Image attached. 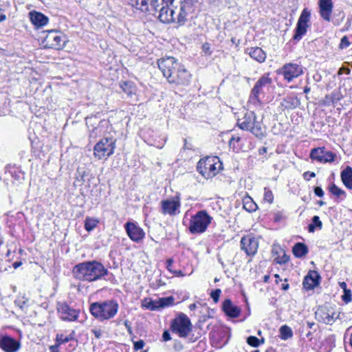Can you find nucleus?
<instances>
[{"instance_id": "1", "label": "nucleus", "mask_w": 352, "mask_h": 352, "mask_svg": "<svg viewBox=\"0 0 352 352\" xmlns=\"http://www.w3.org/2000/svg\"><path fill=\"white\" fill-rule=\"evenodd\" d=\"M108 274V270L96 261H86L76 265L72 274L76 279L82 281H95Z\"/></svg>"}, {"instance_id": "2", "label": "nucleus", "mask_w": 352, "mask_h": 352, "mask_svg": "<svg viewBox=\"0 0 352 352\" xmlns=\"http://www.w3.org/2000/svg\"><path fill=\"white\" fill-rule=\"evenodd\" d=\"M119 305L114 300L95 302L90 305L89 311L91 315L100 322L110 320L117 314Z\"/></svg>"}, {"instance_id": "3", "label": "nucleus", "mask_w": 352, "mask_h": 352, "mask_svg": "<svg viewBox=\"0 0 352 352\" xmlns=\"http://www.w3.org/2000/svg\"><path fill=\"white\" fill-rule=\"evenodd\" d=\"M162 4L173 6L174 23L179 26L184 25L188 21V16L193 12L192 0H161Z\"/></svg>"}, {"instance_id": "4", "label": "nucleus", "mask_w": 352, "mask_h": 352, "mask_svg": "<svg viewBox=\"0 0 352 352\" xmlns=\"http://www.w3.org/2000/svg\"><path fill=\"white\" fill-rule=\"evenodd\" d=\"M237 125L243 130L250 131L257 138L265 136V130L261 122L256 121V114L253 111L246 113L242 119L238 120Z\"/></svg>"}, {"instance_id": "5", "label": "nucleus", "mask_w": 352, "mask_h": 352, "mask_svg": "<svg viewBox=\"0 0 352 352\" xmlns=\"http://www.w3.org/2000/svg\"><path fill=\"white\" fill-rule=\"evenodd\" d=\"M212 217L206 210H200L191 217L189 230L192 234H201L204 232L212 222Z\"/></svg>"}, {"instance_id": "6", "label": "nucleus", "mask_w": 352, "mask_h": 352, "mask_svg": "<svg viewBox=\"0 0 352 352\" xmlns=\"http://www.w3.org/2000/svg\"><path fill=\"white\" fill-rule=\"evenodd\" d=\"M116 148V140L112 138H105L100 140L94 146V155L98 160L107 159L111 155Z\"/></svg>"}, {"instance_id": "7", "label": "nucleus", "mask_w": 352, "mask_h": 352, "mask_svg": "<svg viewBox=\"0 0 352 352\" xmlns=\"http://www.w3.org/2000/svg\"><path fill=\"white\" fill-rule=\"evenodd\" d=\"M221 166L219 160L217 157H208L201 159L197 164L198 171L206 178L212 177L218 173L217 165Z\"/></svg>"}, {"instance_id": "8", "label": "nucleus", "mask_w": 352, "mask_h": 352, "mask_svg": "<svg viewBox=\"0 0 352 352\" xmlns=\"http://www.w3.org/2000/svg\"><path fill=\"white\" fill-rule=\"evenodd\" d=\"M192 325L189 318L180 313L171 324L172 330L178 333L181 338H186L192 330Z\"/></svg>"}, {"instance_id": "9", "label": "nucleus", "mask_w": 352, "mask_h": 352, "mask_svg": "<svg viewBox=\"0 0 352 352\" xmlns=\"http://www.w3.org/2000/svg\"><path fill=\"white\" fill-rule=\"evenodd\" d=\"M157 65L164 76L168 80L173 74L174 72H176L182 65L174 57L167 56L159 59L157 60Z\"/></svg>"}, {"instance_id": "10", "label": "nucleus", "mask_w": 352, "mask_h": 352, "mask_svg": "<svg viewBox=\"0 0 352 352\" xmlns=\"http://www.w3.org/2000/svg\"><path fill=\"white\" fill-rule=\"evenodd\" d=\"M272 82L268 74L261 76L256 82L251 91L250 98L256 102H261L260 95L265 94V90L268 89Z\"/></svg>"}, {"instance_id": "11", "label": "nucleus", "mask_w": 352, "mask_h": 352, "mask_svg": "<svg viewBox=\"0 0 352 352\" xmlns=\"http://www.w3.org/2000/svg\"><path fill=\"white\" fill-rule=\"evenodd\" d=\"M310 12L307 8L302 11L295 29V34L293 36L294 40L300 41L302 36L306 34L309 28L308 22L310 19Z\"/></svg>"}, {"instance_id": "12", "label": "nucleus", "mask_w": 352, "mask_h": 352, "mask_svg": "<svg viewBox=\"0 0 352 352\" xmlns=\"http://www.w3.org/2000/svg\"><path fill=\"white\" fill-rule=\"evenodd\" d=\"M44 42L49 48L60 50L65 46L66 41L60 32L52 30L48 31Z\"/></svg>"}, {"instance_id": "13", "label": "nucleus", "mask_w": 352, "mask_h": 352, "mask_svg": "<svg viewBox=\"0 0 352 352\" xmlns=\"http://www.w3.org/2000/svg\"><path fill=\"white\" fill-rule=\"evenodd\" d=\"M316 318L320 322L327 324H332L339 317V313H336L332 308L322 307L316 311Z\"/></svg>"}, {"instance_id": "14", "label": "nucleus", "mask_w": 352, "mask_h": 352, "mask_svg": "<svg viewBox=\"0 0 352 352\" xmlns=\"http://www.w3.org/2000/svg\"><path fill=\"white\" fill-rule=\"evenodd\" d=\"M191 74L184 65H182L176 71V74H173L168 82L177 86H188L190 84Z\"/></svg>"}, {"instance_id": "15", "label": "nucleus", "mask_w": 352, "mask_h": 352, "mask_svg": "<svg viewBox=\"0 0 352 352\" xmlns=\"http://www.w3.org/2000/svg\"><path fill=\"white\" fill-rule=\"evenodd\" d=\"M309 157L313 160H316L320 163L333 162L335 160L336 155L324 147H318L311 151Z\"/></svg>"}, {"instance_id": "16", "label": "nucleus", "mask_w": 352, "mask_h": 352, "mask_svg": "<svg viewBox=\"0 0 352 352\" xmlns=\"http://www.w3.org/2000/svg\"><path fill=\"white\" fill-rule=\"evenodd\" d=\"M180 201L178 197L161 201V212L163 214L175 216L179 213Z\"/></svg>"}, {"instance_id": "17", "label": "nucleus", "mask_w": 352, "mask_h": 352, "mask_svg": "<svg viewBox=\"0 0 352 352\" xmlns=\"http://www.w3.org/2000/svg\"><path fill=\"white\" fill-rule=\"evenodd\" d=\"M241 249L243 250L248 256H254L258 250V240L250 235L244 236L241 239Z\"/></svg>"}, {"instance_id": "18", "label": "nucleus", "mask_w": 352, "mask_h": 352, "mask_svg": "<svg viewBox=\"0 0 352 352\" xmlns=\"http://www.w3.org/2000/svg\"><path fill=\"white\" fill-rule=\"evenodd\" d=\"M280 73L285 79L290 82L294 78L298 77L303 73L302 67L296 63L285 64L280 69Z\"/></svg>"}, {"instance_id": "19", "label": "nucleus", "mask_w": 352, "mask_h": 352, "mask_svg": "<svg viewBox=\"0 0 352 352\" xmlns=\"http://www.w3.org/2000/svg\"><path fill=\"white\" fill-rule=\"evenodd\" d=\"M160 6L157 10L160 12L158 16L160 21L164 23H174L175 14L173 6L162 4L161 0H160Z\"/></svg>"}, {"instance_id": "20", "label": "nucleus", "mask_w": 352, "mask_h": 352, "mask_svg": "<svg viewBox=\"0 0 352 352\" xmlns=\"http://www.w3.org/2000/svg\"><path fill=\"white\" fill-rule=\"evenodd\" d=\"M0 348L5 352H16L21 348V343L8 336H0Z\"/></svg>"}, {"instance_id": "21", "label": "nucleus", "mask_w": 352, "mask_h": 352, "mask_svg": "<svg viewBox=\"0 0 352 352\" xmlns=\"http://www.w3.org/2000/svg\"><path fill=\"white\" fill-rule=\"evenodd\" d=\"M124 228L129 238L133 241L139 242L144 237L145 233L143 230L133 223H126Z\"/></svg>"}, {"instance_id": "22", "label": "nucleus", "mask_w": 352, "mask_h": 352, "mask_svg": "<svg viewBox=\"0 0 352 352\" xmlns=\"http://www.w3.org/2000/svg\"><path fill=\"white\" fill-rule=\"evenodd\" d=\"M58 312L63 320L74 321L78 317V311L65 303L58 305Z\"/></svg>"}, {"instance_id": "23", "label": "nucleus", "mask_w": 352, "mask_h": 352, "mask_svg": "<svg viewBox=\"0 0 352 352\" xmlns=\"http://www.w3.org/2000/svg\"><path fill=\"white\" fill-rule=\"evenodd\" d=\"M320 16L327 21H331V15L333 7L332 0H318Z\"/></svg>"}, {"instance_id": "24", "label": "nucleus", "mask_w": 352, "mask_h": 352, "mask_svg": "<svg viewBox=\"0 0 352 352\" xmlns=\"http://www.w3.org/2000/svg\"><path fill=\"white\" fill-rule=\"evenodd\" d=\"M320 276L316 271H310L305 277L302 285L306 289H312L319 284Z\"/></svg>"}, {"instance_id": "25", "label": "nucleus", "mask_w": 352, "mask_h": 352, "mask_svg": "<svg viewBox=\"0 0 352 352\" xmlns=\"http://www.w3.org/2000/svg\"><path fill=\"white\" fill-rule=\"evenodd\" d=\"M224 313L230 318H237L241 313V309L232 304L230 299H226L222 304Z\"/></svg>"}, {"instance_id": "26", "label": "nucleus", "mask_w": 352, "mask_h": 352, "mask_svg": "<svg viewBox=\"0 0 352 352\" xmlns=\"http://www.w3.org/2000/svg\"><path fill=\"white\" fill-rule=\"evenodd\" d=\"M131 1L133 6H135L142 10H148V3L154 10H157L160 6V0H131Z\"/></svg>"}, {"instance_id": "27", "label": "nucleus", "mask_w": 352, "mask_h": 352, "mask_svg": "<svg viewBox=\"0 0 352 352\" xmlns=\"http://www.w3.org/2000/svg\"><path fill=\"white\" fill-rule=\"evenodd\" d=\"M245 52L252 58L260 63H263L266 59V54L261 47L248 48Z\"/></svg>"}, {"instance_id": "28", "label": "nucleus", "mask_w": 352, "mask_h": 352, "mask_svg": "<svg viewBox=\"0 0 352 352\" xmlns=\"http://www.w3.org/2000/svg\"><path fill=\"white\" fill-rule=\"evenodd\" d=\"M30 18L32 23L37 27L43 26L48 22V18L46 16L36 11L30 12Z\"/></svg>"}, {"instance_id": "29", "label": "nucleus", "mask_w": 352, "mask_h": 352, "mask_svg": "<svg viewBox=\"0 0 352 352\" xmlns=\"http://www.w3.org/2000/svg\"><path fill=\"white\" fill-rule=\"evenodd\" d=\"M341 179L344 185L348 188L352 189V168L346 166L340 174Z\"/></svg>"}, {"instance_id": "30", "label": "nucleus", "mask_w": 352, "mask_h": 352, "mask_svg": "<svg viewBox=\"0 0 352 352\" xmlns=\"http://www.w3.org/2000/svg\"><path fill=\"white\" fill-rule=\"evenodd\" d=\"M292 252L296 258H302L307 254L308 248L305 243L298 242L294 245Z\"/></svg>"}, {"instance_id": "31", "label": "nucleus", "mask_w": 352, "mask_h": 352, "mask_svg": "<svg viewBox=\"0 0 352 352\" xmlns=\"http://www.w3.org/2000/svg\"><path fill=\"white\" fill-rule=\"evenodd\" d=\"M300 104V100L297 98L287 97L281 102V106L285 109H292L298 107Z\"/></svg>"}, {"instance_id": "32", "label": "nucleus", "mask_w": 352, "mask_h": 352, "mask_svg": "<svg viewBox=\"0 0 352 352\" xmlns=\"http://www.w3.org/2000/svg\"><path fill=\"white\" fill-rule=\"evenodd\" d=\"M243 208L249 212L256 210L258 206L250 197H245L243 199Z\"/></svg>"}, {"instance_id": "33", "label": "nucleus", "mask_w": 352, "mask_h": 352, "mask_svg": "<svg viewBox=\"0 0 352 352\" xmlns=\"http://www.w3.org/2000/svg\"><path fill=\"white\" fill-rule=\"evenodd\" d=\"M312 223L308 226V230L309 232H314L316 228H318L320 230L322 227V223L320 220V217L318 216H314L312 217Z\"/></svg>"}, {"instance_id": "34", "label": "nucleus", "mask_w": 352, "mask_h": 352, "mask_svg": "<svg viewBox=\"0 0 352 352\" xmlns=\"http://www.w3.org/2000/svg\"><path fill=\"white\" fill-rule=\"evenodd\" d=\"M280 337L283 340H287L288 338H290L293 336V332L292 329L288 327L287 325H283L282 326L280 329Z\"/></svg>"}, {"instance_id": "35", "label": "nucleus", "mask_w": 352, "mask_h": 352, "mask_svg": "<svg viewBox=\"0 0 352 352\" xmlns=\"http://www.w3.org/2000/svg\"><path fill=\"white\" fill-rule=\"evenodd\" d=\"M74 331H73L69 335L65 336L63 334H57L56 336V344L57 345H60L61 344H64L72 340H74Z\"/></svg>"}, {"instance_id": "36", "label": "nucleus", "mask_w": 352, "mask_h": 352, "mask_svg": "<svg viewBox=\"0 0 352 352\" xmlns=\"http://www.w3.org/2000/svg\"><path fill=\"white\" fill-rule=\"evenodd\" d=\"M144 305L148 309L157 310L161 309V304L160 303V298L156 300H150L148 302H145Z\"/></svg>"}, {"instance_id": "37", "label": "nucleus", "mask_w": 352, "mask_h": 352, "mask_svg": "<svg viewBox=\"0 0 352 352\" xmlns=\"http://www.w3.org/2000/svg\"><path fill=\"white\" fill-rule=\"evenodd\" d=\"M329 190L331 194H333V195H335L338 197H339L342 195L345 197V195H346V192L342 189H341L340 188L337 186L335 184H332L329 187Z\"/></svg>"}, {"instance_id": "38", "label": "nucleus", "mask_w": 352, "mask_h": 352, "mask_svg": "<svg viewBox=\"0 0 352 352\" xmlns=\"http://www.w3.org/2000/svg\"><path fill=\"white\" fill-rule=\"evenodd\" d=\"M88 175V172L85 167H78L76 170V179L80 182H85V177Z\"/></svg>"}, {"instance_id": "39", "label": "nucleus", "mask_w": 352, "mask_h": 352, "mask_svg": "<svg viewBox=\"0 0 352 352\" xmlns=\"http://www.w3.org/2000/svg\"><path fill=\"white\" fill-rule=\"evenodd\" d=\"M98 221L91 218H87L85 222V228L87 231L90 232L97 226Z\"/></svg>"}, {"instance_id": "40", "label": "nucleus", "mask_w": 352, "mask_h": 352, "mask_svg": "<svg viewBox=\"0 0 352 352\" xmlns=\"http://www.w3.org/2000/svg\"><path fill=\"white\" fill-rule=\"evenodd\" d=\"M174 302V298L173 296H168L166 298H160V303L161 304V308L173 305Z\"/></svg>"}, {"instance_id": "41", "label": "nucleus", "mask_w": 352, "mask_h": 352, "mask_svg": "<svg viewBox=\"0 0 352 352\" xmlns=\"http://www.w3.org/2000/svg\"><path fill=\"white\" fill-rule=\"evenodd\" d=\"M247 342L248 344H250L252 346L257 347L260 344V340L258 338H257L255 336H249L247 338Z\"/></svg>"}, {"instance_id": "42", "label": "nucleus", "mask_w": 352, "mask_h": 352, "mask_svg": "<svg viewBox=\"0 0 352 352\" xmlns=\"http://www.w3.org/2000/svg\"><path fill=\"white\" fill-rule=\"evenodd\" d=\"M264 190V200L270 204H272L274 200V195L272 192L267 188H265Z\"/></svg>"}, {"instance_id": "43", "label": "nucleus", "mask_w": 352, "mask_h": 352, "mask_svg": "<svg viewBox=\"0 0 352 352\" xmlns=\"http://www.w3.org/2000/svg\"><path fill=\"white\" fill-rule=\"evenodd\" d=\"M221 292V291L220 289H216L211 292L210 296L215 302L219 301Z\"/></svg>"}, {"instance_id": "44", "label": "nucleus", "mask_w": 352, "mask_h": 352, "mask_svg": "<svg viewBox=\"0 0 352 352\" xmlns=\"http://www.w3.org/2000/svg\"><path fill=\"white\" fill-rule=\"evenodd\" d=\"M351 291L348 289H345L342 296V300L346 303L349 302L351 301Z\"/></svg>"}, {"instance_id": "45", "label": "nucleus", "mask_w": 352, "mask_h": 352, "mask_svg": "<svg viewBox=\"0 0 352 352\" xmlns=\"http://www.w3.org/2000/svg\"><path fill=\"white\" fill-rule=\"evenodd\" d=\"M144 345H145V342L142 340H140L138 341L133 342V349L135 351H139V350L143 349Z\"/></svg>"}, {"instance_id": "46", "label": "nucleus", "mask_w": 352, "mask_h": 352, "mask_svg": "<svg viewBox=\"0 0 352 352\" xmlns=\"http://www.w3.org/2000/svg\"><path fill=\"white\" fill-rule=\"evenodd\" d=\"M349 45H350V43L349 41L347 36H343L341 39L340 47V48H346V47H349Z\"/></svg>"}, {"instance_id": "47", "label": "nucleus", "mask_w": 352, "mask_h": 352, "mask_svg": "<svg viewBox=\"0 0 352 352\" xmlns=\"http://www.w3.org/2000/svg\"><path fill=\"white\" fill-rule=\"evenodd\" d=\"M129 85L127 82H121L120 84V87L122 89V91L128 94H131V91L129 90Z\"/></svg>"}, {"instance_id": "48", "label": "nucleus", "mask_w": 352, "mask_h": 352, "mask_svg": "<svg viewBox=\"0 0 352 352\" xmlns=\"http://www.w3.org/2000/svg\"><path fill=\"white\" fill-rule=\"evenodd\" d=\"M289 257L286 254H284L282 257H278L276 258V262L279 264H285L289 261Z\"/></svg>"}, {"instance_id": "49", "label": "nucleus", "mask_w": 352, "mask_h": 352, "mask_svg": "<svg viewBox=\"0 0 352 352\" xmlns=\"http://www.w3.org/2000/svg\"><path fill=\"white\" fill-rule=\"evenodd\" d=\"M315 195L319 197H322L324 195V191L320 186H316L314 189Z\"/></svg>"}, {"instance_id": "50", "label": "nucleus", "mask_w": 352, "mask_h": 352, "mask_svg": "<svg viewBox=\"0 0 352 352\" xmlns=\"http://www.w3.org/2000/svg\"><path fill=\"white\" fill-rule=\"evenodd\" d=\"M316 177V174L314 172L307 171V172H305L303 174L304 179L307 180V181L310 180L311 178H313V177Z\"/></svg>"}, {"instance_id": "51", "label": "nucleus", "mask_w": 352, "mask_h": 352, "mask_svg": "<svg viewBox=\"0 0 352 352\" xmlns=\"http://www.w3.org/2000/svg\"><path fill=\"white\" fill-rule=\"evenodd\" d=\"M91 332L94 333V335L97 339L100 338L102 336V331L99 329L94 328L91 329Z\"/></svg>"}, {"instance_id": "52", "label": "nucleus", "mask_w": 352, "mask_h": 352, "mask_svg": "<svg viewBox=\"0 0 352 352\" xmlns=\"http://www.w3.org/2000/svg\"><path fill=\"white\" fill-rule=\"evenodd\" d=\"M173 262H174V261L171 258L167 259V261H166V268L170 272H173V267H172Z\"/></svg>"}, {"instance_id": "53", "label": "nucleus", "mask_w": 352, "mask_h": 352, "mask_svg": "<svg viewBox=\"0 0 352 352\" xmlns=\"http://www.w3.org/2000/svg\"><path fill=\"white\" fill-rule=\"evenodd\" d=\"M163 340L166 342L171 340L170 334L168 331H164L162 334Z\"/></svg>"}, {"instance_id": "54", "label": "nucleus", "mask_w": 352, "mask_h": 352, "mask_svg": "<svg viewBox=\"0 0 352 352\" xmlns=\"http://www.w3.org/2000/svg\"><path fill=\"white\" fill-rule=\"evenodd\" d=\"M202 50L206 54L210 55L211 52L210 51V44L209 43H204L202 45Z\"/></svg>"}, {"instance_id": "55", "label": "nucleus", "mask_w": 352, "mask_h": 352, "mask_svg": "<svg viewBox=\"0 0 352 352\" xmlns=\"http://www.w3.org/2000/svg\"><path fill=\"white\" fill-rule=\"evenodd\" d=\"M124 326L126 327V329H127V331L129 332V333H132V329H131V323L129 320H125L124 322Z\"/></svg>"}, {"instance_id": "56", "label": "nucleus", "mask_w": 352, "mask_h": 352, "mask_svg": "<svg viewBox=\"0 0 352 352\" xmlns=\"http://www.w3.org/2000/svg\"><path fill=\"white\" fill-rule=\"evenodd\" d=\"M50 350L51 352H59L58 345L55 344V345L51 346L50 347Z\"/></svg>"}, {"instance_id": "57", "label": "nucleus", "mask_w": 352, "mask_h": 352, "mask_svg": "<svg viewBox=\"0 0 352 352\" xmlns=\"http://www.w3.org/2000/svg\"><path fill=\"white\" fill-rule=\"evenodd\" d=\"M241 138L239 137H237V138H235V137H232L231 139L229 141V145L230 146H231L232 144L236 141V142H239L240 141Z\"/></svg>"}, {"instance_id": "58", "label": "nucleus", "mask_w": 352, "mask_h": 352, "mask_svg": "<svg viewBox=\"0 0 352 352\" xmlns=\"http://www.w3.org/2000/svg\"><path fill=\"white\" fill-rule=\"evenodd\" d=\"M6 19V16L1 13V9H0V22L5 21Z\"/></svg>"}, {"instance_id": "59", "label": "nucleus", "mask_w": 352, "mask_h": 352, "mask_svg": "<svg viewBox=\"0 0 352 352\" xmlns=\"http://www.w3.org/2000/svg\"><path fill=\"white\" fill-rule=\"evenodd\" d=\"M340 287L344 291L345 289H347L346 288V284L345 282H340L339 283Z\"/></svg>"}, {"instance_id": "60", "label": "nucleus", "mask_w": 352, "mask_h": 352, "mask_svg": "<svg viewBox=\"0 0 352 352\" xmlns=\"http://www.w3.org/2000/svg\"><path fill=\"white\" fill-rule=\"evenodd\" d=\"M21 265V262H14L13 263V267L14 269H16L18 267H19Z\"/></svg>"}, {"instance_id": "61", "label": "nucleus", "mask_w": 352, "mask_h": 352, "mask_svg": "<svg viewBox=\"0 0 352 352\" xmlns=\"http://www.w3.org/2000/svg\"><path fill=\"white\" fill-rule=\"evenodd\" d=\"M307 326L309 329H312L314 326H315V323L314 322H307Z\"/></svg>"}, {"instance_id": "62", "label": "nucleus", "mask_w": 352, "mask_h": 352, "mask_svg": "<svg viewBox=\"0 0 352 352\" xmlns=\"http://www.w3.org/2000/svg\"><path fill=\"white\" fill-rule=\"evenodd\" d=\"M289 284H283L282 285V289L285 291L287 290L289 288Z\"/></svg>"}, {"instance_id": "63", "label": "nucleus", "mask_w": 352, "mask_h": 352, "mask_svg": "<svg viewBox=\"0 0 352 352\" xmlns=\"http://www.w3.org/2000/svg\"><path fill=\"white\" fill-rule=\"evenodd\" d=\"M195 308H196V305H195V303H193V304H190V305H189V309H190V310H191V311H192V310L195 309Z\"/></svg>"}, {"instance_id": "64", "label": "nucleus", "mask_w": 352, "mask_h": 352, "mask_svg": "<svg viewBox=\"0 0 352 352\" xmlns=\"http://www.w3.org/2000/svg\"><path fill=\"white\" fill-rule=\"evenodd\" d=\"M269 279H270V276H269V275H265V276H264V277H263V281H264L265 283L268 282Z\"/></svg>"}]
</instances>
